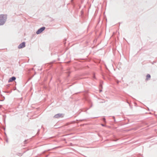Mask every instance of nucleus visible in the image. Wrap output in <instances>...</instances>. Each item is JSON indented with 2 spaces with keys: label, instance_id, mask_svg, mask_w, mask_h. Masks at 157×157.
Returning <instances> with one entry per match:
<instances>
[{
  "label": "nucleus",
  "instance_id": "obj_1",
  "mask_svg": "<svg viewBox=\"0 0 157 157\" xmlns=\"http://www.w3.org/2000/svg\"><path fill=\"white\" fill-rule=\"evenodd\" d=\"M6 16L3 14L0 15V25H3L6 20Z\"/></svg>",
  "mask_w": 157,
  "mask_h": 157
},
{
  "label": "nucleus",
  "instance_id": "obj_2",
  "mask_svg": "<svg viewBox=\"0 0 157 157\" xmlns=\"http://www.w3.org/2000/svg\"><path fill=\"white\" fill-rule=\"evenodd\" d=\"M45 29V27H42L39 29L36 32V33L37 34H39L41 33Z\"/></svg>",
  "mask_w": 157,
  "mask_h": 157
},
{
  "label": "nucleus",
  "instance_id": "obj_3",
  "mask_svg": "<svg viewBox=\"0 0 157 157\" xmlns=\"http://www.w3.org/2000/svg\"><path fill=\"white\" fill-rule=\"evenodd\" d=\"M63 115L62 114H58L54 116V118H58L59 117H63Z\"/></svg>",
  "mask_w": 157,
  "mask_h": 157
},
{
  "label": "nucleus",
  "instance_id": "obj_4",
  "mask_svg": "<svg viewBox=\"0 0 157 157\" xmlns=\"http://www.w3.org/2000/svg\"><path fill=\"white\" fill-rule=\"evenodd\" d=\"M25 46V42H23L21 43L18 46V48L20 49L23 48H24Z\"/></svg>",
  "mask_w": 157,
  "mask_h": 157
},
{
  "label": "nucleus",
  "instance_id": "obj_5",
  "mask_svg": "<svg viewBox=\"0 0 157 157\" xmlns=\"http://www.w3.org/2000/svg\"><path fill=\"white\" fill-rule=\"evenodd\" d=\"M15 79H16V78L15 77H13L10 78L9 79L8 81V82H11L15 80Z\"/></svg>",
  "mask_w": 157,
  "mask_h": 157
},
{
  "label": "nucleus",
  "instance_id": "obj_6",
  "mask_svg": "<svg viewBox=\"0 0 157 157\" xmlns=\"http://www.w3.org/2000/svg\"><path fill=\"white\" fill-rule=\"evenodd\" d=\"M151 76L149 74H147L146 76V79L147 80H149Z\"/></svg>",
  "mask_w": 157,
  "mask_h": 157
},
{
  "label": "nucleus",
  "instance_id": "obj_7",
  "mask_svg": "<svg viewBox=\"0 0 157 157\" xmlns=\"http://www.w3.org/2000/svg\"><path fill=\"white\" fill-rule=\"evenodd\" d=\"M103 121H104V122H105V118H103Z\"/></svg>",
  "mask_w": 157,
  "mask_h": 157
},
{
  "label": "nucleus",
  "instance_id": "obj_8",
  "mask_svg": "<svg viewBox=\"0 0 157 157\" xmlns=\"http://www.w3.org/2000/svg\"><path fill=\"white\" fill-rule=\"evenodd\" d=\"M101 125L102 126H104V125L103 124H101Z\"/></svg>",
  "mask_w": 157,
  "mask_h": 157
},
{
  "label": "nucleus",
  "instance_id": "obj_9",
  "mask_svg": "<svg viewBox=\"0 0 157 157\" xmlns=\"http://www.w3.org/2000/svg\"><path fill=\"white\" fill-rule=\"evenodd\" d=\"M101 91V90H100V92Z\"/></svg>",
  "mask_w": 157,
  "mask_h": 157
}]
</instances>
